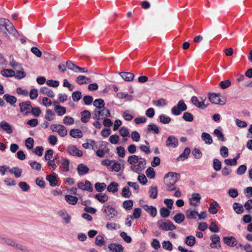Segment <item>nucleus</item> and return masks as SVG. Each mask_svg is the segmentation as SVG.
<instances>
[{"mask_svg": "<svg viewBox=\"0 0 252 252\" xmlns=\"http://www.w3.org/2000/svg\"><path fill=\"white\" fill-rule=\"evenodd\" d=\"M106 228L108 230H116L117 229H119L120 228V225L114 222H108L106 224Z\"/></svg>", "mask_w": 252, "mask_h": 252, "instance_id": "54", "label": "nucleus"}, {"mask_svg": "<svg viewBox=\"0 0 252 252\" xmlns=\"http://www.w3.org/2000/svg\"><path fill=\"white\" fill-rule=\"evenodd\" d=\"M108 248L112 252H123L124 251V247L119 244L111 243Z\"/></svg>", "mask_w": 252, "mask_h": 252, "instance_id": "15", "label": "nucleus"}, {"mask_svg": "<svg viewBox=\"0 0 252 252\" xmlns=\"http://www.w3.org/2000/svg\"><path fill=\"white\" fill-rule=\"evenodd\" d=\"M3 98L6 100L7 102L9 103L11 105L14 104L17 101V98L16 97L8 94H5L3 95Z\"/></svg>", "mask_w": 252, "mask_h": 252, "instance_id": "30", "label": "nucleus"}, {"mask_svg": "<svg viewBox=\"0 0 252 252\" xmlns=\"http://www.w3.org/2000/svg\"><path fill=\"white\" fill-rule=\"evenodd\" d=\"M77 170L78 174L80 176H82L88 173L89 168L85 164L81 163L78 165Z\"/></svg>", "mask_w": 252, "mask_h": 252, "instance_id": "19", "label": "nucleus"}, {"mask_svg": "<svg viewBox=\"0 0 252 252\" xmlns=\"http://www.w3.org/2000/svg\"><path fill=\"white\" fill-rule=\"evenodd\" d=\"M233 207L235 212L238 214H242L244 211L243 206L238 203H234Z\"/></svg>", "mask_w": 252, "mask_h": 252, "instance_id": "43", "label": "nucleus"}, {"mask_svg": "<svg viewBox=\"0 0 252 252\" xmlns=\"http://www.w3.org/2000/svg\"><path fill=\"white\" fill-rule=\"evenodd\" d=\"M185 216L182 213H178L173 217L174 220L177 223H181L185 220Z\"/></svg>", "mask_w": 252, "mask_h": 252, "instance_id": "46", "label": "nucleus"}, {"mask_svg": "<svg viewBox=\"0 0 252 252\" xmlns=\"http://www.w3.org/2000/svg\"><path fill=\"white\" fill-rule=\"evenodd\" d=\"M198 213L194 210H188L186 211V216L189 219H196Z\"/></svg>", "mask_w": 252, "mask_h": 252, "instance_id": "36", "label": "nucleus"}, {"mask_svg": "<svg viewBox=\"0 0 252 252\" xmlns=\"http://www.w3.org/2000/svg\"><path fill=\"white\" fill-rule=\"evenodd\" d=\"M214 134L218 137L219 140L221 141H224L225 140L222 132L218 129H215L214 130Z\"/></svg>", "mask_w": 252, "mask_h": 252, "instance_id": "53", "label": "nucleus"}, {"mask_svg": "<svg viewBox=\"0 0 252 252\" xmlns=\"http://www.w3.org/2000/svg\"><path fill=\"white\" fill-rule=\"evenodd\" d=\"M144 209L153 217H155L157 215V209L153 206L145 205L144 206Z\"/></svg>", "mask_w": 252, "mask_h": 252, "instance_id": "29", "label": "nucleus"}, {"mask_svg": "<svg viewBox=\"0 0 252 252\" xmlns=\"http://www.w3.org/2000/svg\"><path fill=\"white\" fill-rule=\"evenodd\" d=\"M21 112L23 113L24 115H26L31 110L32 108L31 105V102L30 101H27L22 103H20L19 104Z\"/></svg>", "mask_w": 252, "mask_h": 252, "instance_id": "8", "label": "nucleus"}, {"mask_svg": "<svg viewBox=\"0 0 252 252\" xmlns=\"http://www.w3.org/2000/svg\"><path fill=\"white\" fill-rule=\"evenodd\" d=\"M190 153V150L189 148H186L184 151V152L180 155V156L177 158L178 160H183L185 159L188 158L189 155Z\"/></svg>", "mask_w": 252, "mask_h": 252, "instance_id": "34", "label": "nucleus"}, {"mask_svg": "<svg viewBox=\"0 0 252 252\" xmlns=\"http://www.w3.org/2000/svg\"><path fill=\"white\" fill-rule=\"evenodd\" d=\"M1 74L2 76L6 77H12L15 75V72L12 69H4L1 71Z\"/></svg>", "mask_w": 252, "mask_h": 252, "instance_id": "40", "label": "nucleus"}, {"mask_svg": "<svg viewBox=\"0 0 252 252\" xmlns=\"http://www.w3.org/2000/svg\"><path fill=\"white\" fill-rule=\"evenodd\" d=\"M103 212L106 214L108 220H111L118 215V212L111 205H104Z\"/></svg>", "mask_w": 252, "mask_h": 252, "instance_id": "6", "label": "nucleus"}, {"mask_svg": "<svg viewBox=\"0 0 252 252\" xmlns=\"http://www.w3.org/2000/svg\"><path fill=\"white\" fill-rule=\"evenodd\" d=\"M231 85V82L229 80H225L221 81L219 84V86L222 89H225Z\"/></svg>", "mask_w": 252, "mask_h": 252, "instance_id": "57", "label": "nucleus"}, {"mask_svg": "<svg viewBox=\"0 0 252 252\" xmlns=\"http://www.w3.org/2000/svg\"><path fill=\"white\" fill-rule=\"evenodd\" d=\"M0 127L8 134H11L13 132L11 126L4 121H2L0 123Z\"/></svg>", "mask_w": 252, "mask_h": 252, "instance_id": "17", "label": "nucleus"}, {"mask_svg": "<svg viewBox=\"0 0 252 252\" xmlns=\"http://www.w3.org/2000/svg\"><path fill=\"white\" fill-rule=\"evenodd\" d=\"M117 96L120 99L126 98L128 101H131L132 99V96L129 95L127 93L124 92H119L117 94Z\"/></svg>", "mask_w": 252, "mask_h": 252, "instance_id": "45", "label": "nucleus"}, {"mask_svg": "<svg viewBox=\"0 0 252 252\" xmlns=\"http://www.w3.org/2000/svg\"><path fill=\"white\" fill-rule=\"evenodd\" d=\"M94 114L97 120H102L111 116L109 110L105 107L99 110L95 109Z\"/></svg>", "mask_w": 252, "mask_h": 252, "instance_id": "5", "label": "nucleus"}, {"mask_svg": "<svg viewBox=\"0 0 252 252\" xmlns=\"http://www.w3.org/2000/svg\"><path fill=\"white\" fill-rule=\"evenodd\" d=\"M201 138L206 144L210 145L213 143L212 138L208 133L203 132L201 134Z\"/></svg>", "mask_w": 252, "mask_h": 252, "instance_id": "24", "label": "nucleus"}, {"mask_svg": "<svg viewBox=\"0 0 252 252\" xmlns=\"http://www.w3.org/2000/svg\"><path fill=\"white\" fill-rule=\"evenodd\" d=\"M81 120L82 122L84 123H87L91 117V113L88 110H84L81 113Z\"/></svg>", "mask_w": 252, "mask_h": 252, "instance_id": "26", "label": "nucleus"}, {"mask_svg": "<svg viewBox=\"0 0 252 252\" xmlns=\"http://www.w3.org/2000/svg\"><path fill=\"white\" fill-rule=\"evenodd\" d=\"M187 109V106L183 100H180L178 101L177 106L172 107L171 109L172 113L176 116L179 115L182 111Z\"/></svg>", "mask_w": 252, "mask_h": 252, "instance_id": "4", "label": "nucleus"}, {"mask_svg": "<svg viewBox=\"0 0 252 252\" xmlns=\"http://www.w3.org/2000/svg\"><path fill=\"white\" fill-rule=\"evenodd\" d=\"M162 248L167 251H171L173 249V245L169 241H164L162 243Z\"/></svg>", "mask_w": 252, "mask_h": 252, "instance_id": "51", "label": "nucleus"}, {"mask_svg": "<svg viewBox=\"0 0 252 252\" xmlns=\"http://www.w3.org/2000/svg\"><path fill=\"white\" fill-rule=\"evenodd\" d=\"M16 241L14 240L3 236H0V242L2 244H5L8 246L13 247Z\"/></svg>", "mask_w": 252, "mask_h": 252, "instance_id": "22", "label": "nucleus"}, {"mask_svg": "<svg viewBox=\"0 0 252 252\" xmlns=\"http://www.w3.org/2000/svg\"><path fill=\"white\" fill-rule=\"evenodd\" d=\"M5 29L10 34H12L14 36H17L18 34V32L10 22V24H8V27H6Z\"/></svg>", "mask_w": 252, "mask_h": 252, "instance_id": "41", "label": "nucleus"}, {"mask_svg": "<svg viewBox=\"0 0 252 252\" xmlns=\"http://www.w3.org/2000/svg\"><path fill=\"white\" fill-rule=\"evenodd\" d=\"M106 186L104 183H96L94 185L95 189L98 192L102 191L106 188Z\"/></svg>", "mask_w": 252, "mask_h": 252, "instance_id": "55", "label": "nucleus"}, {"mask_svg": "<svg viewBox=\"0 0 252 252\" xmlns=\"http://www.w3.org/2000/svg\"><path fill=\"white\" fill-rule=\"evenodd\" d=\"M218 206L219 204L216 201H213L210 204L209 212L212 214H216L218 212L217 207Z\"/></svg>", "mask_w": 252, "mask_h": 252, "instance_id": "42", "label": "nucleus"}, {"mask_svg": "<svg viewBox=\"0 0 252 252\" xmlns=\"http://www.w3.org/2000/svg\"><path fill=\"white\" fill-rule=\"evenodd\" d=\"M178 144L177 138L173 135L168 136L166 141V146L168 148H175L178 146Z\"/></svg>", "mask_w": 252, "mask_h": 252, "instance_id": "9", "label": "nucleus"}, {"mask_svg": "<svg viewBox=\"0 0 252 252\" xmlns=\"http://www.w3.org/2000/svg\"><path fill=\"white\" fill-rule=\"evenodd\" d=\"M140 157L136 155L130 156L128 157L127 162L130 164H133L139 161Z\"/></svg>", "mask_w": 252, "mask_h": 252, "instance_id": "52", "label": "nucleus"}, {"mask_svg": "<svg viewBox=\"0 0 252 252\" xmlns=\"http://www.w3.org/2000/svg\"><path fill=\"white\" fill-rule=\"evenodd\" d=\"M71 136L75 138H80L82 137V131L79 129H72L69 132Z\"/></svg>", "mask_w": 252, "mask_h": 252, "instance_id": "25", "label": "nucleus"}, {"mask_svg": "<svg viewBox=\"0 0 252 252\" xmlns=\"http://www.w3.org/2000/svg\"><path fill=\"white\" fill-rule=\"evenodd\" d=\"M191 101L194 105L199 108L204 109L207 107L203 101L201 102L199 101L198 98L195 96H193L191 97Z\"/></svg>", "mask_w": 252, "mask_h": 252, "instance_id": "20", "label": "nucleus"}, {"mask_svg": "<svg viewBox=\"0 0 252 252\" xmlns=\"http://www.w3.org/2000/svg\"><path fill=\"white\" fill-rule=\"evenodd\" d=\"M149 192L150 198L155 199L157 197L158 189L157 187H151Z\"/></svg>", "mask_w": 252, "mask_h": 252, "instance_id": "48", "label": "nucleus"}, {"mask_svg": "<svg viewBox=\"0 0 252 252\" xmlns=\"http://www.w3.org/2000/svg\"><path fill=\"white\" fill-rule=\"evenodd\" d=\"M59 216L62 218L63 220L66 224L68 223L69 222L71 217L67 213L66 211L62 210L59 212Z\"/></svg>", "mask_w": 252, "mask_h": 252, "instance_id": "27", "label": "nucleus"}, {"mask_svg": "<svg viewBox=\"0 0 252 252\" xmlns=\"http://www.w3.org/2000/svg\"><path fill=\"white\" fill-rule=\"evenodd\" d=\"M95 198L99 201L101 203L106 202L108 199V196L105 193H97L94 195Z\"/></svg>", "mask_w": 252, "mask_h": 252, "instance_id": "31", "label": "nucleus"}, {"mask_svg": "<svg viewBox=\"0 0 252 252\" xmlns=\"http://www.w3.org/2000/svg\"><path fill=\"white\" fill-rule=\"evenodd\" d=\"M94 105L96 107L95 109H101L104 107V102L102 99H96L94 101Z\"/></svg>", "mask_w": 252, "mask_h": 252, "instance_id": "33", "label": "nucleus"}, {"mask_svg": "<svg viewBox=\"0 0 252 252\" xmlns=\"http://www.w3.org/2000/svg\"><path fill=\"white\" fill-rule=\"evenodd\" d=\"M213 167L215 170L219 171L221 168V163L218 159H215L213 160Z\"/></svg>", "mask_w": 252, "mask_h": 252, "instance_id": "58", "label": "nucleus"}, {"mask_svg": "<svg viewBox=\"0 0 252 252\" xmlns=\"http://www.w3.org/2000/svg\"><path fill=\"white\" fill-rule=\"evenodd\" d=\"M55 117V113L50 109H48L46 110L45 115V119L49 121H53Z\"/></svg>", "mask_w": 252, "mask_h": 252, "instance_id": "39", "label": "nucleus"}, {"mask_svg": "<svg viewBox=\"0 0 252 252\" xmlns=\"http://www.w3.org/2000/svg\"><path fill=\"white\" fill-rule=\"evenodd\" d=\"M185 242L188 246L192 247L196 242L195 238L192 235L188 236L186 238Z\"/></svg>", "mask_w": 252, "mask_h": 252, "instance_id": "35", "label": "nucleus"}, {"mask_svg": "<svg viewBox=\"0 0 252 252\" xmlns=\"http://www.w3.org/2000/svg\"><path fill=\"white\" fill-rule=\"evenodd\" d=\"M209 99L212 103L215 104H220L222 105L224 104V102L220 103L221 100L220 96L215 93L209 94Z\"/></svg>", "mask_w": 252, "mask_h": 252, "instance_id": "16", "label": "nucleus"}, {"mask_svg": "<svg viewBox=\"0 0 252 252\" xmlns=\"http://www.w3.org/2000/svg\"><path fill=\"white\" fill-rule=\"evenodd\" d=\"M13 248L15 250H20L22 252H30V249L26 246L23 245L20 243L15 242Z\"/></svg>", "mask_w": 252, "mask_h": 252, "instance_id": "28", "label": "nucleus"}, {"mask_svg": "<svg viewBox=\"0 0 252 252\" xmlns=\"http://www.w3.org/2000/svg\"><path fill=\"white\" fill-rule=\"evenodd\" d=\"M201 198V197L199 193H193L192 197L189 199V203L191 206L197 207L199 205Z\"/></svg>", "mask_w": 252, "mask_h": 252, "instance_id": "10", "label": "nucleus"}, {"mask_svg": "<svg viewBox=\"0 0 252 252\" xmlns=\"http://www.w3.org/2000/svg\"><path fill=\"white\" fill-rule=\"evenodd\" d=\"M180 175L179 174L170 172L167 173L164 177L165 184H171L175 185L176 183L180 179Z\"/></svg>", "mask_w": 252, "mask_h": 252, "instance_id": "3", "label": "nucleus"}, {"mask_svg": "<svg viewBox=\"0 0 252 252\" xmlns=\"http://www.w3.org/2000/svg\"><path fill=\"white\" fill-rule=\"evenodd\" d=\"M78 187L82 190H87L89 192H92L93 190L92 185L89 181H86L84 183L82 182L78 183Z\"/></svg>", "mask_w": 252, "mask_h": 252, "instance_id": "11", "label": "nucleus"}, {"mask_svg": "<svg viewBox=\"0 0 252 252\" xmlns=\"http://www.w3.org/2000/svg\"><path fill=\"white\" fill-rule=\"evenodd\" d=\"M55 111L59 116H62L66 113V108L60 105H56L55 107Z\"/></svg>", "mask_w": 252, "mask_h": 252, "instance_id": "47", "label": "nucleus"}, {"mask_svg": "<svg viewBox=\"0 0 252 252\" xmlns=\"http://www.w3.org/2000/svg\"><path fill=\"white\" fill-rule=\"evenodd\" d=\"M120 75L126 81H132L134 77V75L131 72H122Z\"/></svg>", "mask_w": 252, "mask_h": 252, "instance_id": "23", "label": "nucleus"}, {"mask_svg": "<svg viewBox=\"0 0 252 252\" xmlns=\"http://www.w3.org/2000/svg\"><path fill=\"white\" fill-rule=\"evenodd\" d=\"M183 119L187 122H192L193 120V116L190 113L185 112L183 116Z\"/></svg>", "mask_w": 252, "mask_h": 252, "instance_id": "62", "label": "nucleus"}, {"mask_svg": "<svg viewBox=\"0 0 252 252\" xmlns=\"http://www.w3.org/2000/svg\"><path fill=\"white\" fill-rule=\"evenodd\" d=\"M68 153L73 156L81 157L83 156V153L81 151L77 148L74 145L69 146L67 149Z\"/></svg>", "mask_w": 252, "mask_h": 252, "instance_id": "13", "label": "nucleus"}, {"mask_svg": "<svg viewBox=\"0 0 252 252\" xmlns=\"http://www.w3.org/2000/svg\"><path fill=\"white\" fill-rule=\"evenodd\" d=\"M159 213L161 216L163 218H167L170 215L169 211L165 207L161 208L159 211Z\"/></svg>", "mask_w": 252, "mask_h": 252, "instance_id": "61", "label": "nucleus"}, {"mask_svg": "<svg viewBox=\"0 0 252 252\" xmlns=\"http://www.w3.org/2000/svg\"><path fill=\"white\" fill-rule=\"evenodd\" d=\"M59 163L61 164V167H62L63 171L67 172L69 170V161L68 159L62 158L59 160Z\"/></svg>", "mask_w": 252, "mask_h": 252, "instance_id": "21", "label": "nucleus"}, {"mask_svg": "<svg viewBox=\"0 0 252 252\" xmlns=\"http://www.w3.org/2000/svg\"><path fill=\"white\" fill-rule=\"evenodd\" d=\"M65 199L67 203L71 205L76 204L78 200L77 197L70 195H66L65 196Z\"/></svg>", "mask_w": 252, "mask_h": 252, "instance_id": "37", "label": "nucleus"}, {"mask_svg": "<svg viewBox=\"0 0 252 252\" xmlns=\"http://www.w3.org/2000/svg\"><path fill=\"white\" fill-rule=\"evenodd\" d=\"M101 164L103 165L106 166L108 170L111 172H119L121 170V164L113 160H110L106 159L101 161Z\"/></svg>", "mask_w": 252, "mask_h": 252, "instance_id": "1", "label": "nucleus"}, {"mask_svg": "<svg viewBox=\"0 0 252 252\" xmlns=\"http://www.w3.org/2000/svg\"><path fill=\"white\" fill-rule=\"evenodd\" d=\"M40 92L44 94L48 95L49 97H53L55 96L54 92L47 87H42L40 89Z\"/></svg>", "mask_w": 252, "mask_h": 252, "instance_id": "32", "label": "nucleus"}, {"mask_svg": "<svg viewBox=\"0 0 252 252\" xmlns=\"http://www.w3.org/2000/svg\"><path fill=\"white\" fill-rule=\"evenodd\" d=\"M119 184L115 182L111 183L107 187V190L109 192L115 193L118 191Z\"/></svg>", "mask_w": 252, "mask_h": 252, "instance_id": "38", "label": "nucleus"}, {"mask_svg": "<svg viewBox=\"0 0 252 252\" xmlns=\"http://www.w3.org/2000/svg\"><path fill=\"white\" fill-rule=\"evenodd\" d=\"M146 174L148 178L153 179L155 176L154 169L152 167H149L146 171Z\"/></svg>", "mask_w": 252, "mask_h": 252, "instance_id": "63", "label": "nucleus"}, {"mask_svg": "<svg viewBox=\"0 0 252 252\" xmlns=\"http://www.w3.org/2000/svg\"><path fill=\"white\" fill-rule=\"evenodd\" d=\"M76 82L79 85H83L91 83L92 80L84 75H79L76 78Z\"/></svg>", "mask_w": 252, "mask_h": 252, "instance_id": "18", "label": "nucleus"}, {"mask_svg": "<svg viewBox=\"0 0 252 252\" xmlns=\"http://www.w3.org/2000/svg\"><path fill=\"white\" fill-rule=\"evenodd\" d=\"M137 162L138 164L137 165L138 166L139 169H140L141 171H142L145 167L146 160L144 158L140 157L139 161Z\"/></svg>", "mask_w": 252, "mask_h": 252, "instance_id": "59", "label": "nucleus"}, {"mask_svg": "<svg viewBox=\"0 0 252 252\" xmlns=\"http://www.w3.org/2000/svg\"><path fill=\"white\" fill-rule=\"evenodd\" d=\"M211 243L210 246L212 249H220L221 247L220 239L217 234H213L210 236Z\"/></svg>", "mask_w": 252, "mask_h": 252, "instance_id": "7", "label": "nucleus"}, {"mask_svg": "<svg viewBox=\"0 0 252 252\" xmlns=\"http://www.w3.org/2000/svg\"><path fill=\"white\" fill-rule=\"evenodd\" d=\"M147 130L149 131H153L155 134L159 133L158 127L154 124H150L147 126Z\"/></svg>", "mask_w": 252, "mask_h": 252, "instance_id": "50", "label": "nucleus"}, {"mask_svg": "<svg viewBox=\"0 0 252 252\" xmlns=\"http://www.w3.org/2000/svg\"><path fill=\"white\" fill-rule=\"evenodd\" d=\"M81 93L80 91H75L72 94V99L74 101H78L81 98Z\"/></svg>", "mask_w": 252, "mask_h": 252, "instance_id": "60", "label": "nucleus"}, {"mask_svg": "<svg viewBox=\"0 0 252 252\" xmlns=\"http://www.w3.org/2000/svg\"><path fill=\"white\" fill-rule=\"evenodd\" d=\"M223 241L224 244L231 247L236 246L238 244L237 240L233 236L224 237Z\"/></svg>", "mask_w": 252, "mask_h": 252, "instance_id": "12", "label": "nucleus"}, {"mask_svg": "<svg viewBox=\"0 0 252 252\" xmlns=\"http://www.w3.org/2000/svg\"><path fill=\"white\" fill-rule=\"evenodd\" d=\"M123 207L126 210H130L133 205V201L131 200H126L124 201Z\"/></svg>", "mask_w": 252, "mask_h": 252, "instance_id": "56", "label": "nucleus"}, {"mask_svg": "<svg viewBox=\"0 0 252 252\" xmlns=\"http://www.w3.org/2000/svg\"><path fill=\"white\" fill-rule=\"evenodd\" d=\"M30 165L32 169L40 171L41 168V164L37 163L36 161H32L30 163Z\"/></svg>", "mask_w": 252, "mask_h": 252, "instance_id": "64", "label": "nucleus"}, {"mask_svg": "<svg viewBox=\"0 0 252 252\" xmlns=\"http://www.w3.org/2000/svg\"><path fill=\"white\" fill-rule=\"evenodd\" d=\"M159 120L163 124H168L171 122V119L169 116L161 114L159 116Z\"/></svg>", "mask_w": 252, "mask_h": 252, "instance_id": "44", "label": "nucleus"}, {"mask_svg": "<svg viewBox=\"0 0 252 252\" xmlns=\"http://www.w3.org/2000/svg\"><path fill=\"white\" fill-rule=\"evenodd\" d=\"M157 225L160 229L164 231L173 230L176 229V226L169 220L165 221L162 220H159L157 222Z\"/></svg>", "mask_w": 252, "mask_h": 252, "instance_id": "2", "label": "nucleus"}, {"mask_svg": "<svg viewBox=\"0 0 252 252\" xmlns=\"http://www.w3.org/2000/svg\"><path fill=\"white\" fill-rule=\"evenodd\" d=\"M46 180L49 181L51 186L55 187L57 185L58 178L56 175V174L53 172L51 174L46 176Z\"/></svg>", "mask_w": 252, "mask_h": 252, "instance_id": "14", "label": "nucleus"}, {"mask_svg": "<svg viewBox=\"0 0 252 252\" xmlns=\"http://www.w3.org/2000/svg\"><path fill=\"white\" fill-rule=\"evenodd\" d=\"M122 195L125 198H128L131 195V193L128 186H125L123 188Z\"/></svg>", "mask_w": 252, "mask_h": 252, "instance_id": "49", "label": "nucleus"}]
</instances>
